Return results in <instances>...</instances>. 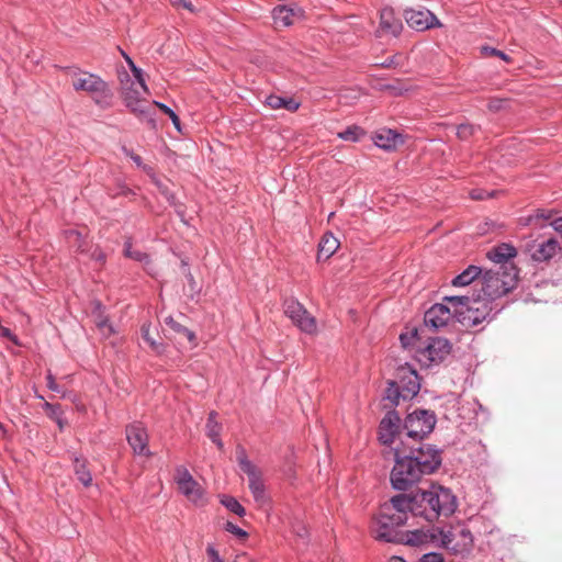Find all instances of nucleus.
<instances>
[{
  "label": "nucleus",
  "mask_w": 562,
  "mask_h": 562,
  "mask_svg": "<svg viewBox=\"0 0 562 562\" xmlns=\"http://www.w3.org/2000/svg\"><path fill=\"white\" fill-rule=\"evenodd\" d=\"M393 451L395 464L391 472V482L400 491L407 490L424 475L431 474L441 463L438 450L430 445L415 446L401 440V445L393 447Z\"/></svg>",
  "instance_id": "obj_1"
},
{
  "label": "nucleus",
  "mask_w": 562,
  "mask_h": 562,
  "mask_svg": "<svg viewBox=\"0 0 562 562\" xmlns=\"http://www.w3.org/2000/svg\"><path fill=\"white\" fill-rule=\"evenodd\" d=\"M408 510L415 517L432 522L440 516L448 517L457 509V498L450 490L431 485L407 495Z\"/></svg>",
  "instance_id": "obj_2"
},
{
  "label": "nucleus",
  "mask_w": 562,
  "mask_h": 562,
  "mask_svg": "<svg viewBox=\"0 0 562 562\" xmlns=\"http://www.w3.org/2000/svg\"><path fill=\"white\" fill-rule=\"evenodd\" d=\"M443 301L453 307V316L465 327H473L485 321L492 310V302L479 294L476 297L451 295Z\"/></svg>",
  "instance_id": "obj_3"
},
{
  "label": "nucleus",
  "mask_w": 562,
  "mask_h": 562,
  "mask_svg": "<svg viewBox=\"0 0 562 562\" xmlns=\"http://www.w3.org/2000/svg\"><path fill=\"white\" fill-rule=\"evenodd\" d=\"M518 270L515 266H497L484 271L481 279V295L493 300L507 294L517 283Z\"/></svg>",
  "instance_id": "obj_4"
},
{
  "label": "nucleus",
  "mask_w": 562,
  "mask_h": 562,
  "mask_svg": "<svg viewBox=\"0 0 562 562\" xmlns=\"http://www.w3.org/2000/svg\"><path fill=\"white\" fill-rule=\"evenodd\" d=\"M427 535L425 542H439L445 549L454 554L468 552L473 543V538L469 529L464 526H449L447 528L432 527L425 531Z\"/></svg>",
  "instance_id": "obj_5"
},
{
  "label": "nucleus",
  "mask_w": 562,
  "mask_h": 562,
  "mask_svg": "<svg viewBox=\"0 0 562 562\" xmlns=\"http://www.w3.org/2000/svg\"><path fill=\"white\" fill-rule=\"evenodd\" d=\"M370 529L376 540L385 542L419 546L424 543L427 538V535L423 530H414L405 533L398 531V527L393 524L391 525V521L382 518L381 514H378V516L373 518Z\"/></svg>",
  "instance_id": "obj_6"
},
{
  "label": "nucleus",
  "mask_w": 562,
  "mask_h": 562,
  "mask_svg": "<svg viewBox=\"0 0 562 562\" xmlns=\"http://www.w3.org/2000/svg\"><path fill=\"white\" fill-rule=\"evenodd\" d=\"M66 74L76 91L89 93L97 102L111 97L108 83L99 76L78 68H67Z\"/></svg>",
  "instance_id": "obj_7"
},
{
  "label": "nucleus",
  "mask_w": 562,
  "mask_h": 562,
  "mask_svg": "<svg viewBox=\"0 0 562 562\" xmlns=\"http://www.w3.org/2000/svg\"><path fill=\"white\" fill-rule=\"evenodd\" d=\"M120 80L125 105L136 116L148 119L151 122L153 102L142 97L146 93L137 86L138 81L133 80L127 74H124Z\"/></svg>",
  "instance_id": "obj_8"
},
{
  "label": "nucleus",
  "mask_w": 562,
  "mask_h": 562,
  "mask_svg": "<svg viewBox=\"0 0 562 562\" xmlns=\"http://www.w3.org/2000/svg\"><path fill=\"white\" fill-rule=\"evenodd\" d=\"M236 460L240 470L248 476V486L255 502L259 506H265L268 504L269 498L266 494V487L262 481V472L247 458L246 450L240 446L236 449Z\"/></svg>",
  "instance_id": "obj_9"
},
{
  "label": "nucleus",
  "mask_w": 562,
  "mask_h": 562,
  "mask_svg": "<svg viewBox=\"0 0 562 562\" xmlns=\"http://www.w3.org/2000/svg\"><path fill=\"white\" fill-rule=\"evenodd\" d=\"M436 418L428 411H415L409 413L405 419L404 427L407 438L418 446V440L430 434L435 427Z\"/></svg>",
  "instance_id": "obj_10"
},
{
  "label": "nucleus",
  "mask_w": 562,
  "mask_h": 562,
  "mask_svg": "<svg viewBox=\"0 0 562 562\" xmlns=\"http://www.w3.org/2000/svg\"><path fill=\"white\" fill-rule=\"evenodd\" d=\"M175 481L178 485L179 491L192 503L196 505H203L205 503L204 499V488L199 484L190 472L183 468L179 467L176 470Z\"/></svg>",
  "instance_id": "obj_11"
},
{
  "label": "nucleus",
  "mask_w": 562,
  "mask_h": 562,
  "mask_svg": "<svg viewBox=\"0 0 562 562\" xmlns=\"http://www.w3.org/2000/svg\"><path fill=\"white\" fill-rule=\"evenodd\" d=\"M284 314L302 331L314 334L317 330L316 319L307 310L296 300H286L284 302Z\"/></svg>",
  "instance_id": "obj_12"
},
{
  "label": "nucleus",
  "mask_w": 562,
  "mask_h": 562,
  "mask_svg": "<svg viewBox=\"0 0 562 562\" xmlns=\"http://www.w3.org/2000/svg\"><path fill=\"white\" fill-rule=\"evenodd\" d=\"M408 505L407 494H400L392 497L390 502L384 503L380 507L379 514L382 515V518L390 520L391 525L401 527L407 521Z\"/></svg>",
  "instance_id": "obj_13"
},
{
  "label": "nucleus",
  "mask_w": 562,
  "mask_h": 562,
  "mask_svg": "<svg viewBox=\"0 0 562 562\" xmlns=\"http://www.w3.org/2000/svg\"><path fill=\"white\" fill-rule=\"evenodd\" d=\"M405 20L411 27L417 31L441 26L439 20L428 10H406Z\"/></svg>",
  "instance_id": "obj_14"
},
{
  "label": "nucleus",
  "mask_w": 562,
  "mask_h": 562,
  "mask_svg": "<svg viewBox=\"0 0 562 562\" xmlns=\"http://www.w3.org/2000/svg\"><path fill=\"white\" fill-rule=\"evenodd\" d=\"M400 420V416L395 412H389L381 420L379 435L383 445H390L392 448L397 445L395 437L398 432Z\"/></svg>",
  "instance_id": "obj_15"
},
{
  "label": "nucleus",
  "mask_w": 562,
  "mask_h": 562,
  "mask_svg": "<svg viewBox=\"0 0 562 562\" xmlns=\"http://www.w3.org/2000/svg\"><path fill=\"white\" fill-rule=\"evenodd\" d=\"M451 317H454L451 304L438 303L425 313V324L437 329L446 326Z\"/></svg>",
  "instance_id": "obj_16"
},
{
  "label": "nucleus",
  "mask_w": 562,
  "mask_h": 562,
  "mask_svg": "<svg viewBox=\"0 0 562 562\" xmlns=\"http://www.w3.org/2000/svg\"><path fill=\"white\" fill-rule=\"evenodd\" d=\"M126 437L135 453L149 456L148 435L140 424H134L126 428Z\"/></svg>",
  "instance_id": "obj_17"
},
{
  "label": "nucleus",
  "mask_w": 562,
  "mask_h": 562,
  "mask_svg": "<svg viewBox=\"0 0 562 562\" xmlns=\"http://www.w3.org/2000/svg\"><path fill=\"white\" fill-rule=\"evenodd\" d=\"M400 376L402 379L400 384L402 398H413L419 392L420 389L416 371L409 368H401Z\"/></svg>",
  "instance_id": "obj_18"
},
{
  "label": "nucleus",
  "mask_w": 562,
  "mask_h": 562,
  "mask_svg": "<svg viewBox=\"0 0 562 562\" xmlns=\"http://www.w3.org/2000/svg\"><path fill=\"white\" fill-rule=\"evenodd\" d=\"M402 22L395 16L393 9L384 8L380 12V27L378 33L381 35L397 36L402 30Z\"/></svg>",
  "instance_id": "obj_19"
},
{
  "label": "nucleus",
  "mask_w": 562,
  "mask_h": 562,
  "mask_svg": "<svg viewBox=\"0 0 562 562\" xmlns=\"http://www.w3.org/2000/svg\"><path fill=\"white\" fill-rule=\"evenodd\" d=\"M303 11L300 8L278 5L273 9V20L277 26H290L301 20Z\"/></svg>",
  "instance_id": "obj_20"
},
{
  "label": "nucleus",
  "mask_w": 562,
  "mask_h": 562,
  "mask_svg": "<svg viewBox=\"0 0 562 562\" xmlns=\"http://www.w3.org/2000/svg\"><path fill=\"white\" fill-rule=\"evenodd\" d=\"M517 251L515 247L509 244H501L494 248H492L487 252V258L497 266H515L510 262V259L516 257Z\"/></svg>",
  "instance_id": "obj_21"
},
{
  "label": "nucleus",
  "mask_w": 562,
  "mask_h": 562,
  "mask_svg": "<svg viewBox=\"0 0 562 562\" xmlns=\"http://www.w3.org/2000/svg\"><path fill=\"white\" fill-rule=\"evenodd\" d=\"M373 142L376 146L385 150L395 149L400 144H403L402 136L389 128H382L375 132Z\"/></svg>",
  "instance_id": "obj_22"
},
{
  "label": "nucleus",
  "mask_w": 562,
  "mask_h": 562,
  "mask_svg": "<svg viewBox=\"0 0 562 562\" xmlns=\"http://www.w3.org/2000/svg\"><path fill=\"white\" fill-rule=\"evenodd\" d=\"M451 351L450 342L445 338H434L426 348L430 361H441Z\"/></svg>",
  "instance_id": "obj_23"
},
{
  "label": "nucleus",
  "mask_w": 562,
  "mask_h": 562,
  "mask_svg": "<svg viewBox=\"0 0 562 562\" xmlns=\"http://www.w3.org/2000/svg\"><path fill=\"white\" fill-rule=\"evenodd\" d=\"M339 248V241L338 239L331 234L326 233L321 239L319 246H318V254L317 259L318 260H326L330 258L336 250Z\"/></svg>",
  "instance_id": "obj_24"
},
{
  "label": "nucleus",
  "mask_w": 562,
  "mask_h": 562,
  "mask_svg": "<svg viewBox=\"0 0 562 562\" xmlns=\"http://www.w3.org/2000/svg\"><path fill=\"white\" fill-rule=\"evenodd\" d=\"M266 103L273 110L285 109L289 112H295L300 108V102L291 97H279L271 94L267 98Z\"/></svg>",
  "instance_id": "obj_25"
},
{
  "label": "nucleus",
  "mask_w": 562,
  "mask_h": 562,
  "mask_svg": "<svg viewBox=\"0 0 562 562\" xmlns=\"http://www.w3.org/2000/svg\"><path fill=\"white\" fill-rule=\"evenodd\" d=\"M559 244L555 239L550 238L547 241L542 243L538 249H536L532 254L533 260L544 261L549 260L557 254L559 249Z\"/></svg>",
  "instance_id": "obj_26"
},
{
  "label": "nucleus",
  "mask_w": 562,
  "mask_h": 562,
  "mask_svg": "<svg viewBox=\"0 0 562 562\" xmlns=\"http://www.w3.org/2000/svg\"><path fill=\"white\" fill-rule=\"evenodd\" d=\"M206 436L220 448H223V442L220 439L222 426L217 422V414L215 412H211L206 422Z\"/></svg>",
  "instance_id": "obj_27"
},
{
  "label": "nucleus",
  "mask_w": 562,
  "mask_h": 562,
  "mask_svg": "<svg viewBox=\"0 0 562 562\" xmlns=\"http://www.w3.org/2000/svg\"><path fill=\"white\" fill-rule=\"evenodd\" d=\"M482 273L481 268L469 266L463 272L454 277L451 281L453 286H465L473 282Z\"/></svg>",
  "instance_id": "obj_28"
},
{
  "label": "nucleus",
  "mask_w": 562,
  "mask_h": 562,
  "mask_svg": "<svg viewBox=\"0 0 562 562\" xmlns=\"http://www.w3.org/2000/svg\"><path fill=\"white\" fill-rule=\"evenodd\" d=\"M165 324L173 334L186 337L189 340V342H191L193 346L196 345L194 333L189 330L187 327H184L180 323H178L171 316H168L165 318Z\"/></svg>",
  "instance_id": "obj_29"
},
{
  "label": "nucleus",
  "mask_w": 562,
  "mask_h": 562,
  "mask_svg": "<svg viewBox=\"0 0 562 562\" xmlns=\"http://www.w3.org/2000/svg\"><path fill=\"white\" fill-rule=\"evenodd\" d=\"M74 470L75 474L77 475V479L85 485L90 486L92 483V476L87 469V464L85 460H81L79 458H75L74 460Z\"/></svg>",
  "instance_id": "obj_30"
},
{
  "label": "nucleus",
  "mask_w": 562,
  "mask_h": 562,
  "mask_svg": "<svg viewBox=\"0 0 562 562\" xmlns=\"http://www.w3.org/2000/svg\"><path fill=\"white\" fill-rule=\"evenodd\" d=\"M366 135V131L358 125H350L337 136L345 142H359Z\"/></svg>",
  "instance_id": "obj_31"
},
{
  "label": "nucleus",
  "mask_w": 562,
  "mask_h": 562,
  "mask_svg": "<svg viewBox=\"0 0 562 562\" xmlns=\"http://www.w3.org/2000/svg\"><path fill=\"white\" fill-rule=\"evenodd\" d=\"M143 339L149 345V347L157 353H161L165 350V346L158 342L150 333V324L144 323L140 327Z\"/></svg>",
  "instance_id": "obj_32"
},
{
  "label": "nucleus",
  "mask_w": 562,
  "mask_h": 562,
  "mask_svg": "<svg viewBox=\"0 0 562 562\" xmlns=\"http://www.w3.org/2000/svg\"><path fill=\"white\" fill-rule=\"evenodd\" d=\"M123 56H124V58H125L126 63L128 64V66H130V68H131V70H132V72H133V75H134V77H135V80H136V81H138L137 86H138L139 88H142V90H143L145 93H149L148 88H147V86H146V83H145V79H144V77H143V71H142V69H140V68H138V67H136V66H135V64H134V61H133V60H132L127 55H125L124 53H123Z\"/></svg>",
  "instance_id": "obj_33"
},
{
  "label": "nucleus",
  "mask_w": 562,
  "mask_h": 562,
  "mask_svg": "<svg viewBox=\"0 0 562 562\" xmlns=\"http://www.w3.org/2000/svg\"><path fill=\"white\" fill-rule=\"evenodd\" d=\"M400 397H402L400 385L396 382L391 381L389 383V387L385 391L384 400L389 401L390 405L393 406L398 404Z\"/></svg>",
  "instance_id": "obj_34"
},
{
  "label": "nucleus",
  "mask_w": 562,
  "mask_h": 562,
  "mask_svg": "<svg viewBox=\"0 0 562 562\" xmlns=\"http://www.w3.org/2000/svg\"><path fill=\"white\" fill-rule=\"evenodd\" d=\"M222 504L232 513H235L239 517H243L246 513L245 508L234 497H225L222 499Z\"/></svg>",
  "instance_id": "obj_35"
},
{
  "label": "nucleus",
  "mask_w": 562,
  "mask_h": 562,
  "mask_svg": "<svg viewBox=\"0 0 562 562\" xmlns=\"http://www.w3.org/2000/svg\"><path fill=\"white\" fill-rule=\"evenodd\" d=\"M154 183L156 184L157 189L159 190V192L167 199V201L171 204V205H175L176 204V198L173 195V193L170 191V188L168 186V183L159 180V179H156L154 178Z\"/></svg>",
  "instance_id": "obj_36"
},
{
  "label": "nucleus",
  "mask_w": 562,
  "mask_h": 562,
  "mask_svg": "<svg viewBox=\"0 0 562 562\" xmlns=\"http://www.w3.org/2000/svg\"><path fill=\"white\" fill-rule=\"evenodd\" d=\"M154 108H158V109H160L165 114H167V115H168V117H170V119H171V121H172V123H173L175 127H176L177 130H180V119H179V116H178V115H177V114H176V113H175V112H173L169 106H167V105H166V104H164V103H160V102L154 101V102H153V109H154Z\"/></svg>",
  "instance_id": "obj_37"
},
{
  "label": "nucleus",
  "mask_w": 562,
  "mask_h": 562,
  "mask_svg": "<svg viewBox=\"0 0 562 562\" xmlns=\"http://www.w3.org/2000/svg\"><path fill=\"white\" fill-rule=\"evenodd\" d=\"M481 53L485 57H492V56L499 57L501 59H503L506 63H510V60H512V58L508 55H506L504 52L498 50L493 47H490V46H482Z\"/></svg>",
  "instance_id": "obj_38"
},
{
  "label": "nucleus",
  "mask_w": 562,
  "mask_h": 562,
  "mask_svg": "<svg viewBox=\"0 0 562 562\" xmlns=\"http://www.w3.org/2000/svg\"><path fill=\"white\" fill-rule=\"evenodd\" d=\"M476 127L472 124L464 123L457 127V136L461 139H468L475 133Z\"/></svg>",
  "instance_id": "obj_39"
},
{
  "label": "nucleus",
  "mask_w": 562,
  "mask_h": 562,
  "mask_svg": "<svg viewBox=\"0 0 562 562\" xmlns=\"http://www.w3.org/2000/svg\"><path fill=\"white\" fill-rule=\"evenodd\" d=\"M95 325L100 329L101 334L105 337H109L114 333L112 325L109 324L108 318L103 316H99L95 319Z\"/></svg>",
  "instance_id": "obj_40"
},
{
  "label": "nucleus",
  "mask_w": 562,
  "mask_h": 562,
  "mask_svg": "<svg viewBox=\"0 0 562 562\" xmlns=\"http://www.w3.org/2000/svg\"><path fill=\"white\" fill-rule=\"evenodd\" d=\"M67 239L74 247H77L78 250L83 251L82 236L80 232L75 229L67 231Z\"/></svg>",
  "instance_id": "obj_41"
},
{
  "label": "nucleus",
  "mask_w": 562,
  "mask_h": 562,
  "mask_svg": "<svg viewBox=\"0 0 562 562\" xmlns=\"http://www.w3.org/2000/svg\"><path fill=\"white\" fill-rule=\"evenodd\" d=\"M225 530L241 539H245L248 536V533L245 530H243L241 528H239L238 526L231 521H227L225 524Z\"/></svg>",
  "instance_id": "obj_42"
},
{
  "label": "nucleus",
  "mask_w": 562,
  "mask_h": 562,
  "mask_svg": "<svg viewBox=\"0 0 562 562\" xmlns=\"http://www.w3.org/2000/svg\"><path fill=\"white\" fill-rule=\"evenodd\" d=\"M124 252H125L126 257L138 260V261H142L145 258H147V256L145 254H142L140 251L133 250L130 243L125 244Z\"/></svg>",
  "instance_id": "obj_43"
},
{
  "label": "nucleus",
  "mask_w": 562,
  "mask_h": 562,
  "mask_svg": "<svg viewBox=\"0 0 562 562\" xmlns=\"http://www.w3.org/2000/svg\"><path fill=\"white\" fill-rule=\"evenodd\" d=\"M493 193H487L482 189H474L470 192V196L472 200H484L486 198L492 196Z\"/></svg>",
  "instance_id": "obj_44"
},
{
  "label": "nucleus",
  "mask_w": 562,
  "mask_h": 562,
  "mask_svg": "<svg viewBox=\"0 0 562 562\" xmlns=\"http://www.w3.org/2000/svg\"><path fill=\"white\" fill-rule=\"evenodd\" d=\"M419 562H443V559L439 553H427L422 557Z\"/></svg>",
  "instance_id": "obj_45"
},
{
  "label": "nucleus",
  "mask_w": 562,
  "mask_h": 562,
  "mask_svg": "<svg viewBox=\"0 0 562 562\" xmlns=\"http://www.w3.org/2000/svg\"><path fill=\"white\" fill-rule=\"evenodd\" d=\"M206 553H207V557L210 558V562H224V561L221 559V557H220V554H218L217 550H215V548H214V547L209 546V547L206 548Z\"/></svg>",
  "instance_id": "obj_46"
},
{
  "label": "nucleus",
  "mask_w": 562,
  "mask_h": 562,
  "mask_svg": "<svg viewBox=\"0 0 562 562\" xmlns=\"http://www.w3.org/2000/svg\"><path fill=\"white\" fill-rule=\"evenodd\" d=\"M46 380H47V387L49 390L57 392V393H61L60 386L56 383L54 376L50 373L47 374Z\"/></svg>",
  "instance_id": "obj_47"
},
{
  "label": "nucleus",
  "mask_w": 562,
  "mask_h": 562,
  "mask_svg": "<svg viewBox=\"0 0 562 562\" xmlns=\"http://www.w3.org/2000/svg\"><path fill=\"white\" fill-rule=\"evenodd\" d=\"M504 100L501 99H492L490 100L487 108L488 110L496 112L499 111L503 108Z\"/></svg>",
  "instance_id": "obj_48"
},
{
  "label": "nucleus",
  "mask_w": 562,
  "mask_h": 562,
  "mask_svg": "<svg viewBox=\"0 0 562 562\" xmlns=\"http://www.w3.org/2000/svg\"><path fill=\"white\" fill-rule=\"evenodd\" d=\"M169 1L175 7H182L187 10L192 11V4L190 2H187L186 0H169Z\"/></svg>",
  "instance_id": "obj_49"
},
{
  "label": "nucleus",
  "mask_w": 562,
  "mask_h": 562,
  "mask_svg": "<svg viewBox=\"0 0 562 562\" xmlns=\"http://www.w3.org/2000/svg\"><path fill=\"white\" fill-rule=\"evenodd\" d=\"M0 335L2 337L9 338L10 340L14 341L16 344L15 337L11 333V330L7 327L0 326Z\"/></svg>",
  "instance_id": "obj_50"
},
{
  "label": "nucleus",
  "mask_w": 562,
  "mask_h": 562,
  "mask_svg": "<svg viewBox=\"0 0 562 562\" xmlns=\"http://www.w3.org/2000/svg\"><path fill=\"white\" fill-rule=\"evenodd\" d=\"M550 225L562 236V217L553 220Z\"/></svg>",
  "instance_id": "obj_51"
},
{
  "label": "nucleus",
  "mask_w": 562,
  "mask_h": 562,
  "mask_svg": "<svg viewBox=\"0 0 562 562\" xmlns=\"http://www.w3.org/2000/svg\"><path fill=\"white\" fill-rule=\"evenodd\" d=\"M56 423H57V425H58V427H59V429H60V430H63V429H64V427L67 425L66 419H64V418H63V417H60V416H56Z\"/></svg>",
  "instance_id": "obj_52"
},
{
  "label": "nucleus",
  "mask_w": 562,
  "mask_h": 562,
  "mask_svg": "<svg viewBox=\"0 0 562 562\" xmlns=\"http://www.w3.org/2000/svg\"><path fill=\"white\" fill-rule=\"evenodd\" d=\"M131 158L133 159V161H134L138 167H142V158H140V156L135 155V154H131Z\"/></svg>",
  "instance_id": "obj_53"
},
{
  "label": "nucleus",
  "mask_w": 562,
  "mask_h": 562,
  "mask_svg": "<svg viewBox=\"0 0 562 562\" xmlns=\"http://www.w3.org/2000/svg\"><path fill=\"white\" fill-rule=\"evenodd\" d=\"M400 339H401L402 345H403L404 347H406V346L409 344V342H408V340H409L411 338H409L408 336H406V335L402 334V335L400 336Z\"/></svg>",
  "instance_id": "obj_54"
},
{
  "label": "nucleus",
  "mask_w": 562,
  "mask_h": 562,
  "mask_svg": "<svg viewBox=\"0 0 562 562\" xmlns=\"http://www.w3.org/2000/svg\"><path fill=\"white\" fill-rule=\"evenodd\" d=\"M539 217H542V218H550L551 217V213H546L544 211H541L539 214H538Z\"/></svg>",
  "instance_id": "obj_55"
},
{
  "label": "nucleus",
  "mask_w": 562,
  "mask_h": 562,
  "mask_svg": "<svg viewBox=\"0 0 562 562\" xmlns=\"http://www.w3.org/2000/svg\"><path fill=\"white\" fill-rule=\"evenodd\" d=\"M389 562H406L404 559L400 557H392Z\"/></svg>",
  "instance_id": "obj_56"
},
{
  "label": "nucleus",
  "mask_w": 562,
  "mask_h": 562,
  "mask_svg": "<svg viewBox=\"0 0 562 562\" xmlns=\"http://www.w3.org/2000/svg\"><path fill=\"white\" fill-rule=\"evenodd\" d=\"M307 533V530L305 527H302L299 531H297V535L300 537H304L305 535Z\"/></svg>",
  "instance_id": "obj_57"
},
{
  "label": "nucleus",
  "mask_w": 562,
  "mask_h": 562,
  "mask_svg": "<svg viewBox=\"0 0 562 562\" xmlns=\"http://www.w3.org/2000/svg\"><path fill=\"white\" fill-rule=\"evenodd\" d=\"M48 408L53 409V413L56 414V409H58L59 407H54L52 406L50 404H47L46 405Z\"/></svg>",
  "instance_id": "obj_58"
}]
</instances>
